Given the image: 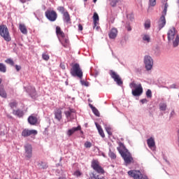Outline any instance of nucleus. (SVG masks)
I'll list each match as a JSON object with an SVG mask.
<instances>
[{
  "mask_svg": "<svg viewBox=\"0 0 179 179\" xmlns=\"http://www.w3.org/2000/svg\"><path fill=\"white\" fill-rule=\"evenodd\" d=\"M142 40L145 43H150L151 41V38L150 35H148L147 34H144V35H142Z\"/></svg>",
  "mask_w": 179,
  "mask_h": 179,
  "instance_id": "nucleus-28",
  "label": "nucleus"
},
{
  "mask_svg": "<svg viewBox=\"0 0 179 179\" xmlns=\"http://www.w3.org/2000/svg\"><path fill=\"white\" fill-rule=\"evenodd\" d=\"M117 28H112V29H110V32H109V38L114 39L117 37Z\"/></svg>",
  "mask_w": 179,
  "mask_h": 179,
  "instance_id": "nucleus-20",
  "label": "nucleus"
},
{
  "mask_svg": "<svg viewBox=\"0 0 179 179\" xmlns=\"http://www.w3.org/2000/svg\"><path fill=\"white\" fill-rule=\"evenodd\" d=\"M78 30L81 31L83 30V27L81 24H78Z\"/></svg>",
  "mask_w": 179,
  "mask_h": 179,
  "instance_id": "nucleus-49",
  "label": "nucleus"
},
{
  "mask_svg": "<svg viewBox=\"0 0 179 179\" xmlns=\"http://www.w3.org/2000/svg\"><path fill=\"white\" fill-rule=\"evenodd\" d=\"M157 3L156 0H149V5L150 6H155Z\"/></svg>",
  "mask_w": 179,
  "mask_h": 179,
  "instance_id": "nucleus-45",
  "label": "nucleus"
},
{
  "mask_svg": "<svg viewBox=\"0 0 179 179\" xmlns=\"http://www.w3.org/2000/svg\"><path fill=\"white\" fill-rule=\"evenodd\" d=\"M30 95L32 98H35L36 96V91L35 89H33L31 92L30 93Z\"/></svg>",
  "mask_w": 179,
  "mask_h": 179,
  "instance_id": "nucleus-46",
  "label": "nucleus"
},
{
  "mask_svg": "<svg viewBox=\"0 0 179 179\" xmlns=\"http://www.w3.org/2000/svg\"><path fill=\"white\" fill-rule=\"evenodd\" d=\"M174 114H175V112L174 111H171V115H173Z\"/></svg>",
  "mask_w": 179,
  "mask_h": 179,
  "instance_id": "nucleus-54",
  "label": "nucleus"
},
{
  "mask_svg": "<svg viewBox=\"0 0 179 179\" xmlns=\"http://www.w3.org/2000/svg\"><path fill=\"white\" fill-rule=\"evenodd\" d=\"M145 95L148 98H152V91L150 90H148L145 93Z\"/></svg>",
  "mask_w": 179,
  "mask_h": 179,
  "instance_id": "nucleus-39",
  "label": "nucleus"
},
{
  "mask_svg": "<svg viewBox=\"0 0 179 179\" xmlns=\"http://www.w3.org/2000/svg\"><path fill=\"white\" fill-rule=\"evenodd\" d=\"M122 157L124 159V162L126 164V165L134 162V158L132 157L131 154L129 151L123 153L122 155Z\"/></svg>",
  "mask_w": 179,
  "mask_h": 179,
  "instance_id": "nucleus-9",
  "label": "nucleus"
},
{
  "mask_svg": "<svg viewBox=\"0 0 179 179\" xmlns=\"http://www.w3.org/2000/svg\"><path fill=\"white\" fill-rule=\"evenodd\" d=\"M13 114L14 115H16L19 117H22L24 115V112L20 109L17 110H13Z\"/></svg>",
  "mask_w": 179,
  "mask_h": 179,
  "instance_id": "nucleus-25",
  "label": "nucleus"
},
{
  "mask_svg": "<svg viewBox=\"0 0 179 179\" xmlns=\"http://www.w3.org/2000/svg\"><path fill=\"white\" fill-rule=\"evenodd\" d=\"M147 144L149 148L154 149L155 148V139L151 137L147 140Z\"/></svg>",
  "mask_w": 179,
  "mask_h": 179,
  "instance_id": "nucleus-19",
  "label": "nucleus"
},
{
  "mask_svg": "<svg viewBox=\"0 0 179 179\" xmlns=\"http://www.w3.org/2000/svg\"><path fill=\"white\" fill-rule=\"evenodd\" d=\"M61 67L63 69H65V66L64 65H63V64H61Z\"/></svg>",
  "mask_w": 179,
  "mask_h": 179,
  "instance_id": "nucleus-53",
  "label": "nucleus"
},
{
  "mask_svg": "<svg viewBox=\"0 0 179 179\" xmlns=\"http://www.w3.org/2000/svg\"><path fill=\"white\" fill-rule=\"evenodd\" d=\"M117 151H119V153H120V155L124 154L125 152H128V150L124 146V143H119V147H117Z\"/></svg>",
  "mask_w": 179,
  "mask_h": 179,
  "instance_id": "nucleus-15",
  "label": "nucleus"
},
{
  "mask_svg": "<svg viewBox=\"0 0 179 179\" xmlns=\"http://www.w3.org/2000/svg\"><path fill=\"white\" fill-rule=\"evenodd\" d=\"M0 96L4 99L7 97V94L2 86L0 88Z\"/></svg>",
  "mask_w": 179,
  "mask_h": 179,
  "instance_id": "nucleus-33",
  "label": "nucleus"
},
{
  "mask_svg": "<svg viewBox=\"0 0 179 179\" xmlns=\"http://www.w3.org/2000/svg\"><path fill=\"white\" fill-rule=\"evenodd\" d=\"M81 129V127L78 126L77 127H73L71 129H69L67 132L69 136H71L76 131H80Z\"/></svg>",
  "mask_w": 179,
  "mask_h": 179,
  "instance_id": "nucleus-21",
  "label": "nucleus"
},
{
  "mask_svg": "<svg viewBox=\"0 0 179 179\" xmlns=\"http://www.w3.org/2000/svg\"><path fill=\"white\" fill-rule=\"evenodd\" d=\"M119 1L120 0H112V2H110V6H112V7H115Z\"/></svg>",
  "mask_w": 179,
  "mask_h": 179,
  "instance_id": "nucleus-40",
  "label": "nucleus"
},
{
  "mask_svg": "<svg viewBox=\"0 0 179 179\" xmlns=\"http://www.w3.org/2000/svg\"><path fill=\"white\" fill-rule=\"evenodd\" d=\"M144 27L145 29H149L151 27V21L150 20H146L144 22Z\"/></svg>",
  "mask_w": 179,
  "mask_h": 179,
  "instance_id": "nucleus-30",
  "label": "nucleus"
},
{
  "mask_svg": "<svg viewBox=\"0 0 179 179\" xmlns=\"http://www.w3.org/2000/svg\"><path fill=\"white\" fill-rule=\"evenodd\" d=\"M97 1V0H94V3H96Z\"/></svg>",
  "mask_w": 179,
  "mask_h": 179,
  "instance_id": "nucleus-58",
  "label": "nucleus"
},
{
  "mask_svg": "<svg viewBox=\"0 0 179 179\" xmlns=\"http://www.w3.org/2000/svg\"><path fill=\"white\" fill-rule=\"evenodd\" d=\"M168 8H169V4H168V3H165L164 7V8H163V11H162V16H164V17H166V15H167Z\"/></svg>",
  "mask_w": 179,
  "mask_h": 179,
  "instance_id": "nucleus-29",
  "label": "nucleus"
},
{
  "mask_svg": "<svg viewBox=\"0 0 179 179\" xmlns=\"http://www.w3.org/2000/svg\"><path fill=\"white\" fill-rule=\"evenodd\" d=\"M167 105L166 103H160L159 104V110L162 111H165L166 110Z\"/></svg>",
  "mask_w": 179,
  "mask_h": 179,
  "instance_id": "nucleus-35",
  "label": "nucleus"
},
{
  "mask_svg": "<svg viewBox=\"0 0 179 179\" xmlns=\"http://www.w3.org/2000/svg\"><path fill=\"white\" fill-rule=\"evenodd\" d=\"M55 116L56 120H57L59 122L61 121V120L62 119V111L61 108H57L55 111Z\"/></svg>",
  "mask_w": 179,
  "mask_h": 179,
  "instance_id": "nucleus-16",
  "label": "nucleus"
},
{
  "mask_svg": "<svg viewBox=\"0 0 179 179\" xmlns=\"http://www.w3.org/2000/svg\"><path fill=\"white\" fill-rule=\"evenodd\" d=\"M63 19H64V22H66L67 24H71V23L70 14L68 13V11H66L65 13H64Z\"/></svg>",
  "mask_w": 179,
  "mask_h": 179,
  "instance_id": "nucleus-17",
  "label": "nucleus"
},
{
  "mask_svg": "<svg viewBox=\"0 0 179 179\" xmlns=\"http://www.w3.org/2000/svg\"><path fill=\"white\" fill-rule=\"evenodd\" d=\"M127 31H131V27H127Z\"/></svg>",
  "mask_w": 179,
  "mask_h": 179,
  "instance_id": "nucleus-52",
  "label": "nucleus"
},
{
  "mask_svg": "<svg viewBox=\"0 0 179 179\" xmlns=\"http://www.w3.org/2000/svg\"><path fill=\"white\" fill-rule=\"evenodd\" d=\"M59 41L62 43V45L66 48H69L70 45V42L68 36H64L63 38H61L59 39Z\"/></svg>",
  "mask_w": 179,
  "mask_h": 179,
  "instance_id": "nucleus-14",
  "label": "nucleus"
},
{
  "mask_svg": "<svg viewBox=\"0 0 179 179\" xmlns=\"http://www.w3.org/2000/svg\"><path fill=\"white\" fill-rule=\"evenodd\" d=\"M129 87L134 89L131 91V94L134 96H141L143 92V89L141 83L136 85L134 82H132L129 85Z\"/></svg>",
  "mask_w": 179,
  "mask_h": 179,
  "instance_id": "nucleus-4",
  "label": "nucleus"
},
{
  "mask_svg": "<svg viewBox=\"0 0 179 179\" xmlns=\"http://www.w3.org/2000/svg\"><path fill=\"white\" fill-rule=\"evenodd\" d=\"M92 146V143L87 141L85 142V143H84V147L87 148H90Z\"/></svg>",
  "mask_w": 179,
  "mask_h": 179,
  "instance_id": "nucleus-44",
  "label": "nucleus"
},
{
  "mask_svg": "<svg viewBox=\"0 0 179 179\" xmlns=\"http://www.w3.org/2000/svg\"><path fill=\"white\" fill-rule=\"evenodd\" d=\"M38 166L41 169H45L48 167L47 163L43 162H39Z\"/></svg>",
  "mask_w": 179,
  "mask_h": 179,
  "instance_id": "nucleus-32",
  "label": "nucleus"
},
{
  "mask_svg": "<svg viewBox=\"0 0 179 179\" xmlns=\"http://www.w3.org/2000/svg\"><path fill=\"white\" fill-rule=\"evenodd\" d=\"M15 69H16L17 71H20L21 70L22 67L20 66L16 65Z\"/></svg>",
  "mask_w": 179,
  "mask_h": 179,
  "instance_id": "nucleus-50",
  "label": "nucleus"
},
{
  "mask_svg": "<svg viewBox=\"0 0 179 179\" xmlns=\"http://www.w3.org/2000/svg\"><path fill=\"white\" fill-rule=\"evenodd\" d=\"M28 121L31 125H35L38 122V119L36 116L31 115L29 117Z\"/></svg>",
  "mask_w": 179,
  "mask_h": 179,
  "instance_id": "nucleus-24",
  "label": "nucleus"
},
{
  "mask_svg": "<svg viewBox=\"0 0 179 179\" xmlns=\"http://www.w3.org/2000/svg\"><path fill=\"white\" fill-rule=\"evenodd\" d=\"M6 64H8L11 66H14V62L11 59H8L5 61Z\"/></svg>",
  "mask_w": 179,
  "mask_h": 179,
  "instance_id": "nucleus-43",
  "label": "nucleus"
},
{
  "mask_svg": "<svg viewBox=\"0 0 179 179\" xmlns=\"http://www.w3.org/2000/svg\"><path fill=\"white\" fill-rule=\"evenodd\" d=\"M178 5H179V0H178Z\"/></svg>",
  "mask_w": 179,
  "mask_h": 179,
  "instance_id": "nucleus-60",
  "label": "nucleus"
},
{
  "mask_svg": "<svg viewBox=\"0 0 179 179\" xmlns=\"http://www.w3.org/2000/svg\"><path fill=\"white\" fill-rule=\"evenodd\" d=\"M42 57L45 61H48L50 59V56L47 54V52L43 53Z\"/></svg>",
  "mask_w": 179,
  "mask_h": 179,
  "instance_id": "nucleus-38",
  "label": "nucleus"
},
{
  "mask_svg": "<svg viewBox=\"0 0 179 179\" xmlns=\"http://www.w3.org/2000/svg\"><path fill=\"white\" fill-rule=\"evenodd\" d=\"M95 125H96V129H98V132H99V135H101L102 138H104L105 137L104 131L101 128V125L98 124L97 123H95Z\"/></svg>",
  "mask_w": 179,
  "mask_h": 179,
  "instance_id": "nucleus-27",
  "label": "nucleus"
},
{
  "mask_svg": "<svg viewBox=\"0 0 179 179\" xmlns=\"http://www.w3.org/2000/svg\"><path fill=\"white\" fill-rule=\"evenodd\" d=\"M75 113H76V110L74 109L69 108V110L65 112V115L66 117L69 119Z\"/></svg>",
  "mask_w": 179,
  "mask_h": 179,
  "instance_id": "nucleus-26",
  "label": "nucleus"
},
{
  "mask_svg": "<svg viewBox=\"0 0 179 179\" xmlns=\"http://www.w3.org/2000/svg\"><path fill=\"white\" fill-rule=\"evenodd\" d=\"M109 157L112 159H115L117 158L116 155L112 152L111 150H109V154H108Z\"/></svg>",
  "mask_w": 179,
  "mask_h": 179,
  "instance_id": "nucleus-37",
  "label": "nucleus"
},
{
  "mask_svg": "<svg viewBox=\"0 0 179 179\" xmlns=\"http://www.w3.org/2000/svg\"><path fill=\"white\" fill-rule=\"evenodd\" d=\"M178 17H179V13H178Z\"/></svg>",
  "mask_w": 179,
  "mask_h": 179,
  "instance_id": "nucleus-62",
  "label": "nucleus"
},
{
  "mask_svg": "<svg viewBox=\"0 0 179 179\" xmlns=\"http://www.w3.org/2000/svg\"><path fill=\"white\" fill-rule=\"evenodd\" d=\"M59 179H66V178L64 177H61V178H59Z\"/></svg>",
  "mask_w": 179,
  "mask_h": 179,
  "instance_id": "nucleus-55",
  "label": "nucleus"
},
{
  "mask_svg": "<svg viewBox=\"0 0 179 179\" xmlns=\"http://www.w3.org/2000/svg\"><path fill=\"white\" fill-rule=\"evenodd\" d=\"M56 34L59 38V40H60L61 38H63L64 37L66 36L64 32H63V31H62L60 27H57Z\"/></svg>",
  "mask_w": 179,
  "mask_h": 179,
  "instance_id": "nucleus-18",
  "label": "nucleus"
},
{
  "mask_svg": "<svg viewBox=\"0 0 179 179\" xmlns=\"http://www.w3.org/2000/svg\"><path fill=\"white\" fill-rule=\"evenodd\" d=\"M90 108H91V110H92V113H94L95 115L98 117L100 115L99 110L95 107H94L92 104H90Z\"/></svg>",
  "mask_w": 179,
  "mask_h": 179,
  "instance_id": "nucleus-31",
  "label": "nucleus"
},
{
  "mask_svg": "<svg viewBox=\"0 0 179 179\" xmlns=\"http://www.w3.org/2000/svg\"><path fill=\"white\" fill-rule=\"evenodd\" d=\"M105 130H106V132H108V134H109V136H112L113 133L111 131V128L110 127H105Z\"/></svg>",
  "mask_w": 179,
  "mask_h": 179,
  "instance_id": "nucleus-42",
  "label": "nucleus"
},
{
  "mask_svg": "<svg viewBox=\"0 0 179 179\" xmlns=\"http://www.w3.org/2000/svg\"><path fill=\"white\" fill-rule=\"evenodd\" d=\"M168 41H173V45L174 48L178 47L179 45V35L177 34V31L174 27H172L169 29L167 32Z\"/></svg>",
  "mask_w": 179,
  "mask_h": 179,
  "instance_id": "nucleus-2",
  "label": "nucleus"
},
{
  "mask_svg": "<svg viewBox=\"0 0 179 179\" xmlns=\"http://www.w3.org/2000/svg\"><path fill=\"white\" fill-rule=\"evenodd\" d=\"M38 134V131L36 130H29L28 129H25L22 132V136L24 138L30 136L31 135L36 136Z\"/></svg>",
  "mask_w": 179,
  "mask_h": 179,
  "instance_id": "nucleus-13",
  "label": "nucleus"
},
{
  "mask_svg": "<svg viewBox=\"0 0 179 179\" xmlns=\"http://www.w3.org/2000/svg\"><path fill=\"white\" fill-rule=\"evenodd\" d=\"M166 24V17H164V15H161L159 19L157 22V28L158 30L160 31L162 29H163Z\"/></svg>",
  "mask_w": 179,
  "mask_h": 179,
  "instance_id": "nucleus-11",
  "label": "nucleus"
},
{
  "mask_svg": "<svg viewBox=\"0 0 179 179\" xmlns=\"http://www.w3.org/2000/svg\"><path fill=\"white\" fill-rule=\"evenodd\" d=\"M109 75H110V77H112V79H113V80L116 82V84H117V85L121 86L123 85V81L121 77L116 72L110 70V71H109Z\"/></svg>",
  "mask_w": 179,
  "mask_h": 179,
  "instance_id": "nucleus-8",
  "label": "nucleus"
},
{
  "mask_svg": "<svg viewBox=\"0 0 179 179\" xmlns=\"http://www.w3.org/2000/svg\"><path fill=\"white\" fill-rule=\"evenodd\" d=\"M178 98H179V94H178Z\"/></svg>",
  "mask_w": 179,
  "mask_h": 179,
  "instance_id": "nucleus-64",
  "label": "nucleus"
},
{
  "mask_svg": "<svg viewBox=\"0 0 179 179\" xmlns=\"http://www.w3.org/2000/svg\"><path fill=\"white\" fill-rule=\"evenodd\" d=\"M178 146H179V136H178Z\"/></svg>",
  "mask_w": 179,
  "mask_h": 179,
  "instance_id": "nucleus-57",
  "label": "nucleus"
},
{
  "mask_svg": "<svg viewBox=\"0 0 179 179\" xmlns=\"http://www.w3.org/2000/svg\"><path fill=\"white\" fill-rule=\"evenodd\" d=\"M127 173L134 179H148V176L143 175L140 171L131 170L128 171Z\"/></svg>",
  "mask_w": 179,
  "mask_h": 179,
  "instance_id": "nucleus-6",
  "label": "nucleus"
},
{
  "mask_svg": "<svg viewBox=\"0 0 179 179\" xmlns=\"http://www.w3.org/2000/svg\"><path fill=\"white\" fill-rule=\"evenodd\" d=\"M57 10L59 11L62 14L64 15V13H65V8L64 7L60 6V7H57Z\"/></svg>",
  "mask_w": 179,
  "mask_h": 179,
  "instance_id": "nucleus-41",
  "label": "nucleus"
},
{
  "mask_svg": "<svg viewBox=\"0 0 179 179\" xmlns=\"http://www.w3.org/2000/svg\"><path fill=\"white\" fill-rule=\"evenodd\" d=\"M17 102L16 101H13L9 103V106L11 108V109L16 108L17 107Z\"/></svg>",
  "mask_w": 179,
  "mask_h": 179,
  "instance_id": "nucleus-34",
  "label": "nucleus"
},
{
  "mask_svg": "<svg viewBox=\"0 0 179 179\" xmlns=\"http://www.w3.org/2000/svg\"><path fill=\"white\" fill-rule=\"evenodd\" d=\"M1 83H2V80H1V79H0V85L1 84Z\"/></svg>",
  "mask_w": 179,
  "mask_h": 179,
  "instance_id": "nucleus-56",
  "label": "nucleus"
},
{
  "mask_svg": "<svg viewBox=\"0 0 179 179\" xmlns=\"http://www.w3.org/2000/svg\"><path fill=\"white\" fill-rule=\"evenodd\" d=\"M144 64L147 71H150L153 66V59L151 57L145 56L144 57Z\"/></svg>",
  "mask_w": 179,
  "mask_h": 179,
  "instance_id": "nucleus-10",
  "label": "nucleus"
},
{
  "mask_svg": "<svg viewBox=\"0 0 179 179\" xmlns=\"http://www.w3.org/2000/svg\"><path fill=\"white\" fill-rule=\"evenodd\" d=\"M45 14V17L50 22H55L57 19V14L56 11H54V10H47Z\"/></svg>",
  "mask_w": 179,
  "mask_h": 179,
  "instance_id": "nucleus-7",
  "label": "nucleus"
},
{
  "mask_svg": "<svg viewBox=\"0 0 179 179\" xmlns=\"http://www.w3.org/2000/svg\"><path fill=\"white\" fill-rule=\"evenodd\" d=\"M66 85H69L67 82L66 83Z\"/></svg>",
  "mask_w": 179,
  "mask_h": 179,
  "instance_id": "nucleus-61",
  "label": "nucleus"
},
{
  "mask_svg": "<svg viewBox=\"0 0 179 179\" xmlns=\"http://www.w3.org/2000/svg\"><path fill=\"white\" fill-rule=\"evenodd\" d=\"M25 157L29 159L32 157V146L30 144L24 145Z\"/></svg>",
  "mask_w": 179,
  "mask_h": 179,
  "instance_id": "nucleus-12",
  "label": "nucleus"
},
{
  "mask_svg": "<svg viewBox=\"0 0 179 179\" xmlns=\"http://www.w3.org/2000/svg\"><path fill=\"white\" fill-rule=\"evenodd\" d=\"M71 74L73 77H77L82 80L83 77V72L78 64H75L72 66V68L71 69Z\"/></svg>",
  "mask_w": 179,
  "mask_h": 179,
  "instance_id": "nucleus-3",
  "label": "nucleus"
},
{
  "mask_svg": "<svg viewBox=\"0 0 179 179\" xmlns=\"http://www.w3.org/2000/svg\"><path fill=\"white\" fill-rule=\"evenodd\" d=\"M74 175L77 177H80L81 175H82V173L80 171H76L75 173H74Z\"/></svg>",
  "mask_w": 179,
  "mask_h": 179,
  "instance_id": "nucleus-47",
  "label": "nucleus"
},
{
  "mask_svg": "<svg viewBox=\"0 0 179 179\" xmlns=\"http://www.w3.org/2000/svg\"><path fill=\"white\" fill-rule=\"evenodd\" d=\"M178 134H179V130H178ZM178 136H179V134H178Z\"/></svg>",
  "mask_w": 179,
  "mask_h": 179,
  "instance_id": "nucleus-63",
  "label": "nucleus"
},
{
  "mask_svg": "<svg viewBox=\"0 0 179 179\" xmlns=\"http://www.w3.org/2000/svg\"><path fill=\"white\" fill-rule=\"evenodd\" d=\"M84 1H85V2H87V0H84Z\"/></svg>",
  "mask_w": 179,
  "mask_h": 179,
  "instance_id": "nucleus-59",
  "label": "nucleus"
},
{
  "mask_svg": "<svg viewBox=\"0 0 179 179\" xmlns=\"http://www.w3.org/2000/svg\"><path fill=\"white\" fill-rule=\"evenodd\" d=\"M141 102L142 103H145L148 102V100L145 99H144L141 100Z\"/></svg>",
  "mask_w": 179,
  "mask_h": 179,
  "instance_id": "nucleus-51",
  "label": "nucleus"
},
{
  "mask_svg": "<svg viewBox=\"0 0 179 179\" xmlns=\"http://www.w3.org/2000/svg\"><path fill=\"white\" fill-rule=\"evenodd\" d=\"M19 29L23 34H24V35L27 34V33H28L27 28L26 25H24V24H20Z\"/></svg>",
  "mask_w": 179,
  "mask_h": 179,
  "instance_id": "nucleus-22",
  "label": "nucleus"
},
{
  "mask_svg": "<svg viewBox=\"0 0 179 179\" xmlns=\"http://www.w3.org/2000/svg\"><path fill=\"white\" fill-rule=\"evenodd\" d=\"M92 19L94 20V27H96L99 24V14H97V13H94Z\"/></svg>",
  "mask_w": 179,
  "mask_h": 179,
  "instance_id": "nucleus-23",
  "label": "nucleus"
},
{
  "mask_svg": "<svg viewBox=\"0 0 179 179\" xmlns=\"http://www.w3.org/2000/svg\"><path fill=\"white\" fill-rule=\"evenodd\" d=\"M91 167L96 172H92L90 174V178L88 179H106L103 176H101V174L105 173L104 169L102 166H100L99 162L94 160L91 163Z\"/></svg>",
  "mask_w": 179,
  "mask_h": 179,
  "instance_id": "nucleus-1",
  "label": "nucleus"
},
{
  "mask_svg": "<svg viewBox=\"0 0 179 179\" xmlns=\"http://www.w3.org/2000/svg\"><path fill=\"white\" fill-rule=\"evenodd\" d=\"M81 85L85 86V87H88L89 86V83L85 82L84 80H81Z\"/></svg>",
  "mask_w": 179,
  "mask_h": 179,
  "instance_id": "nucleus-48",
  "label": "nucleus"
},
{
  "mask_svg": "<svg viewBox=\"0 0 179 179\" xmlns=\"http://www.w3.org/2000/svg\"><path fill=\"white\" fill-rule=\"evenodd\" d=\"M0 71L2 73L6 72V66L3 64L0 63Z\"/></svg>",
  "mask_w": 179,
  "mask_h": 179,
  "instance_id": "nucleus-36",
  "label": "nucleus"
},
{
  "mask_svg": "<svg viewBox=\"0 0 179 179\" xmlns=\"http://www.w3.org/2000/svg\"><path fill=\"white\" fill-rule=\"evenodd\" d=\"M0 35L6 41L10 42L11 41V36L6 25H0Z\"/></svg>",
  "mask_w": 179,
  "mask_h": 179,
  "instance_id": "nucleus-5",
  "label": "nucleus"
}]
</instances>
